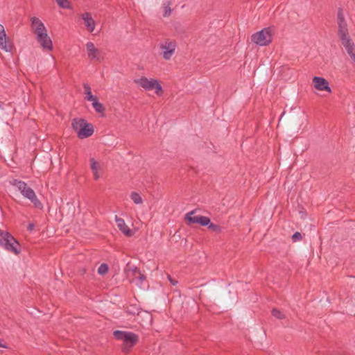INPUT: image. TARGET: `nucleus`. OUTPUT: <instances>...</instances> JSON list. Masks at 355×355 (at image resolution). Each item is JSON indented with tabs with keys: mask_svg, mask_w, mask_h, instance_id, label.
<instances>
[{
	"mask_svg": "<svg viewBox=\"0 0 355 355\" xmlns=\"http://www.w3.org/2000/svg\"><path fill=\"white\" fill-rule=\"evenodd\" d=\"M134 83L146 92L153 91L159 97L164 94V88L157 78L141 76L135 78Z\"/></svg>",
	"mask_w": 355,
	"mask_h": 355,
	"instance_id": "1",
	"label": "nucleus"
},
{
	"mask_svg": "<svg viewBox=\"0 0 355 355\" xmlns=\"http://www.w3.org/2000/svg\"><path fill=\"white\" fill-rule=\"evenodd\" d=\"M10 183L11 185L16 187L25 198L28 199L33 204L35 207L40 209L43 208V205L37 198L35 191L29 187L26 183L17 180H12Z\"/></svg>",
	"mask_w": 355,
	"mask_h": 355,
	"instance_id": "2",
	"label": "nucleus"
},
{
	"mask_svg": "<svg viewBox=\"0 0 355 355\" xmlns=\"http://www.w3.org/2000/svg\"><path fill=\"white\" fill-rule=\"evenodd\" d=\"M0 247L15 255L21 252L19 243L8 232L1 230H0Z\"/></svg>",
	"mask_w": 355,
	"mask_h": 355,
	"instance_id": "3",
	"label": "nucleus"
},
{
	"mask_svg": "<svg viewBox=\"0 0 355 355\" xmlns=\"http://www.w3.org/2000/svg\"><path fill=\"white\" fill-rule=\"evenodd\" d=\"M113 334L117 340L123 343L122 351L126 354L130 352L138 341V336L132 332L116 330L114 331Z\"/></svg>",
	"mask_w": 355,
	"mask_h": 355,
	"instance_id": "4",
	"label": "nucleus"
},
{
	"mask_svg": "<svg viewBox=\"0 0 355 355\" xmlns=\"http://www.w3.org/2000/svg\"><path fill=\"white\" fill-rule=\"evenodd\" d=\"M71 125L80 139L87 138L94 133L93 125L83 119H74Z\"/></svg>",
	"mask_w": 355,
	"mask_h": 355,
	"instance_id": "5",
	"label": "nucleus"
},
{
	"mask_svg": "<svg viewBox=\"0 0 355 355\" xmlns=\"http://www.w3.org/2000/svg\"><path fill=\"white\" fill-rule=\"evenodd\" d=\"M272 34L270 28H263L252 35V42L259 46H266L272 42Z\"/></svg>",
	"mask_w": 355,
	"mask_h": 355,
	"instance_id": "6",
	"label": "nucleus"
},
{
	"mask_svg": "<svg viewBox=\"0 0 355 355\" xmlns=\"http://www.w3.org/2000/svg\"><path fill=\"white\" fill-rule=\"evenodd\" d=\"M338 36L352 62L355 63V42L349 35V32L340 34Z\"/></svg>",
	"mask_w": 355,
	"mask_h": 355,
	"instance_id": "7",
	"label": "nucleus"
},
{
	"mask_svg": "<svg viewBox=\"0 0 355 355\" xmlns=\"http://www.w3.org/2000/svg\"><path fill=\"white\" fill-rule=\"evenodd\" d=\"M176 42L166 40L160 44L161 55L165 60H169L175 53Z\"/></svg>",
	"mask_w": 355,
	"mask_h": 355,
	"instance_id": "8",
	"label": "nucleus"
},
{
	"mask_svg": "<svg viewBox=\"0 0 355 355\" xmlns=\"http://www.w3.org/2000/svg\"><path fill=\"white\" fill-rule=\"evenodd\" d=\"M313 88L318 92H324L328 94L332 93L329 83L327 79L321 76H314L312 79Z\"/></svg>",
	"mask_w": 355,
	"mask_h": 355,
	"instance_id": "9",
	"label": "nucleus"
},
{
	"mask_svg": "<svg viewBox=\"0 0 355 355\" xmlns=\"http://www.w3.org/2000/svg\"><path fill=\"white\" fill-rule=\"evenodd\" d=\"M87 57L91 60L100 61L102 59L101 51L96 47L92 42H87L85 44Z\"/></svg>",
	"mask_w": 355,
	"mask_h": 355,
	"instance_id": "10",
	"label": "nucleus"
},
{
	"mask_svg": "<svg viewBox=\"0 0 355 355\" xmlns=\"http://www.w3.org/2000/svg\"><path fill=\"white\" fill-rule=\"evenodd\" d=\"M80 18L83 22L85 29L89 33H93L96 26V22L89 12H85L80 15Z\"/></svg>",
	"mask_w": 355,
	"mask_h": 355,
	"instance_id": "11",
	"label": "nucleus"
},
{
	"mask_svg": "<svg viewBox=\"0 0 355 355\" xmlns=\"http://www.w3.org/2000/svg\"><path fill=\"white\" fill-rule=\"evenodd\" d=\"M89 163L94 178L95 180H98L101 177L103 173V162L94 157H90Z\"/></svg>",
	"mask_w": 355,
	"mask_h": 355,
	"instance_id": "12",
	"label": "nucleus"
},
{
	"mask_svg": "<svg viewBox=\"0 0 355 355\" xmlns=\"http://www.w3.org/2000/svg\"><path fill=\"white\" fill-rule=\"evenodd\" d=\"M37 42L44 51H51L53 50V42L48 35L47 31L35 36Z\"/></svg>",
	"mask_w": 355,
	"mask_h": 355,
	"instance_id": "13",
	"label": "nucleus"
},
{
	"mask_svg": "<svg viewBox=\"0 0 355 355\" xmlns=\"http://www.w3.org/2000/svg\"><path fill=\"white\" fill-rule=\"evenodd\" d=\"M12 48V43L7 37L3 26L0 24V49L6 52H11Z\"/></svg>",
	"mask_w": 355,
	"mask_h": 355,
	"instance_id": "14",
	"label": "nucleus"
},
{
	"mask_svg": "<svg viewBox=\"0 0 355 355\" xmlns=\"http://www.w3.org/2000/svg\"><path fill=\"white\" fill-rule=\"evenodd\" d=\"M30 21L31 29L35 36L47 31L44 24L38 17H32Z\"/></svg>",
	"mask_w": 355,
	"mask_h": 355,
	"instance_id": "15",
	"label": "nucleus"
},
{
	"mask_svg": "<svg viewBox=\"0 0 355 355\" xmlns=\"http://www.w3.org/2000/svg\"><path fill=\"white\" fill-rule=\"evenodd\" d=\"M338 31V34H343L349 32L347 23L342 8H339L337 13Z\"/></svg>",
	"mask_w": 355,
	"mask_h": 355,
	"instance_id": "16",
	"label": "nucleus"
},
{
	"mask_svg": "<svg viewBox=\"0 0 355 355\" xmlns=\"http://www.w3.org/2000/svg\"><path fill=\"white\" fill-rule=\"evenodd\" d=\"M115 221L118 228L125 236H131L133 234L132 231L126 225L125 220L123 218L115 216Z\"/></svg>",
	"mask_w": 355,
	"mask_h": 355,
	"instance_id": "17",
	"label": "nucleus"
},
{
	"mask_svg": "<svg viewBox=\"0 0 355 355\" xmlns=\"http://www.w3.org/2000/svg\"><path fill=\"white\" fill-rule=\"evenodd\" d=\"M87 101L92 103V107L96 112L103 113L104 112L103 105L98 101V99L96 96L94 95Z\"/></svg>",
	"mask_w": 355,
	"mask_h": 355,
	"instance_id": "18",
	"label": "nucleus"
},
{
	"mask_svg": "<svg viewBox=\"0 0 355 355\" xmlns=\"http://www.w3.org/2000/svg\"><path fill=\"white\" fill-rule=\"evenodd\" d=\"M194 211H192L188 214H186L185 218L187 220L189 221V223H198L199 222V218L200 216L197 215L194 216Z\"/></svg>",
	"mask_w": 355,
	"mask_h": 355,
	"instance_id": "19",
	"label": "nucleus"
},
{
	"mask_svg": "<svg viewBox=\"0 0 355 355\" xmlns=\"http://www.w3.org/2000/svg\"><path fill=\"white\" fill-rule=\"evenodd\" d=\"M57 4L62 8L71 9V2L69 0H55Z\"/></svg>",
	"mask_w": 355,
	"mask_h": 355,
	"instance_id": "20",
	"label": "nucleus"
},
{
	"mask_svg": "<svg viewBox=\"0 0 355 355\" xmlns=\"http://www.w3.org/2000/svg\"><path fill=\"white\" fill-rule=\"evenodd\" d=\"M130 198L136 205H139L143 202L141 196L137 192H132L130 195Z\"/></svg>",
	"mask_w": 355,
	"mask_h": 355,
	"instance_id": "21",
	"label": "nucleus"
},
{
	"mask_svg": "<svg viewBox=\"0 0 355 355\" xmlns=\"http://www.w3.org/2000/svg\"><path fill=\"white\" fill-rule=\"evenodd\" d=\"M108 271V266H107V264L105 263H102L99 267H98V272L100 274V275H105L107 272Z\"/></svg>",
	"mask_w": 355,
	"mask_h": 355,
	"instance_id": "22",
	"label": "nucleus"
},
{
	"mask_svg": "<svg viewBox=\"0 0 355 355\" xmlns=\"http://www.w3.org/2000/svg\"><path fill=\"white\" fill-rule=\"evenodd\" d=\"M210 223V220L208 217L200 216L199 218L198 224L201 225L206 226Z\"/></svg>",
	"mask_w": 355,
	"mask_h": 355,
	"instance_id": "23",
	"label": "nucleus"
},
{
	"mask_svg": "<svg viewBox=\"0 0 355 355\" xmlns=\"http://www.w3.org/2000/svg\"><path fill=\"white\" fill-rule=\"evenodd\" d=\"M272 315L277 318V319H282L284 318V315L283 313H282L281 311L278 310V309H274L272 311Z\"/></svg>",
	"mask_w": 355,
	"mask_h": 355,
	"instance_id": "24",
	"label": "nucleus"
},
{
	"mask_svg": "<svg viewBox=\"0 0 355 355\" xmlns=\"http://www.w3.org/2000/svg\"><path fill=\"white\" fill-rule=\"evenodd\" d=\"M146 279V277L143 275H139V277L137 279V284L139 286H141L142 282Z\"/></svg>",
	"mask_w": 355,
	"mask_h": 355,
	"instance_id": "25",
	"label": "nucleus"
},
{
	"mask_svg": "<svg viewBox=\"0 0 355 355\" xmlns=\"http://www.w3.org/2000/svg\"><path fill=\"white\" fill-rule=\"evenodd\" d=\"M292 238H293V241H298L302 239V235L300 232H295L293 235Z\"/></svg>",
	"mask_w": 355,
	"mask_h": 355,
	"instance_id": "26",
	"label": "nucleus"
},
{
	"mask_svg": "<svg viewBox=\"0 0 355 355\" xmlns=\"http://www.w3.org/2000/svg\"><path fill=\"white\" fill-rule=\"evenodd\" d=\"M83 87L84 89V92H88L92 91L91 87L88 83H83Z\"/></svg>",
	"mask_w": 355,
	"mask_h": 355,
	"instance_id": "27",
	"label": "nucleus"
},
{
	"mask_svg": "<svg viewBox=\"0 0 355 355\" xmlns=\"http://www.w3.org/2000/svg\"><path fill=\"white\" fill-rule=\"evenodd\" d=\"M171 8H170L169 7H165V8H164V15L165 17H166V16L170 15H171Z\"/></svg>",
	"mask_w": 355,
	"mask_h": 355,
	"instance_id": "28",
	"label": "nucleus"
},
{
	"mask_svg": "<svg viewBox=\"0 0 355 355\" xmlns=\"http://www.w3.org/2000/svg\"><path fill=\"white\" fill-rule=\"evenodd\" d=\"M84 94H85V100H87V99H89V98H91L92 96H94V95L92 94V91H91V92H84Z\"/></svg>",
	"mask_w": 355,
	"mask_h": 355,
	"instance_id": "29",
	"label": "nucleus"
},
{
	"mask_svg": "<svg viewBox=\"0 0 355 355\" xmlns=\"http://www.w3.org/2000/svg\"><path fill=\"white\" fill-rule=\"evenodd\" d=\"M34 227H35V226H34V224H33V223H30V224L28 225V230L29 231H32V230H33Z\"/></svg>",
	"mask_w": 355,
	"mask_h": 355,
	"instance_id": "30",
	"label": "nucleus"
},
{
	"mask_svg": "<svg viewBox=\"0 0 355 355\" xmlns=\"http://www.w3.org/2000/svg\"><path fill=\"white\" fill-rule=\"evenodd\" d=\"M168 279L170 280L171 283L173 285H175L176 282L173 281L170 276L168 277Z\"/></svg>",
	"mask_w": 355,
	"mask_h": 355,
	"instance_id": "31",
	"label": "nucleus"
},
{
	"mask_svg": "<svg viewBox=\"0 0 355 355\" xmlns=\"http://www.w3.org/2000/svg\"><path fill=\"white\" fill-rule=\"evenodd\" d=\"M146 315H148V318H149V321L150 322H151V320H152V318H151V315H149L148 313H146Z\"/></svg>",
	"mask_w": 355,
	"mask_h": 355,
	"instance_id": "32",
	"label": "nucleus"
},
{
	"mask_svg": "<svg viewBox=\"0 0 355 355\" xmlns=\"http://www.w3.org/2000/svg\"><path fill=\"white\" fill-rule=\"evenodd\" d=\"M0 347H6V345L1 343V340H0Z\"/></svg>",
	"mask_w": 355,
	"mask_h": 355,
	"instance_id": "33",
	"label": "nucleus"
},
{
	"mask_svg": "<svg viewBox=\"0 0 355 355\" xmlns=\"http://www.w3.org/2000/svg\"><path fill=\"white\" fill-rule=\"evenodd\" d=\"M214 227V225L213 224H211L209 226V228H213Z\"/></svg>",
	"mask_w": 355,
	"mask_h": 355,
	"instance_id": "34",
	"label": "nucleus"
},
{
	"mask_svg": "<svg viewBox=\"0 0 355 355\" xmlns=\"http://www.w3.org/2000/svg\"><path fill=\"white\" fill-rule=\"evenodd\" d=\"M0 109H2V106H1V104L0 103Z\"/></svg>",
	"mask_w": 355,
	"mask_h": 355,
	"instance_id": "35",
	"label": "nucleus"
}]
</instances>
